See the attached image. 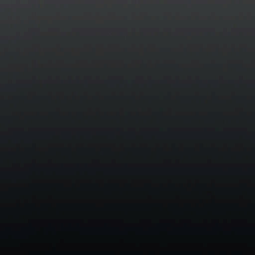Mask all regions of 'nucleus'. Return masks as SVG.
Segmentation results:
<instances>
[{"mask_svg": "<svg viewBox=\"0 0 255 255\" xmlns=\"http://www.w3.org/2000/svg\"><path fill=\"white\" fill-rule=\"evenodd\" d=\"M56 249L51 242L48 241L45 243V249L42 252V255H54Z\"/></svg>", "mask_w": 255, "mask_h": 255, "instance_id": "obj_1", "label": "nucleus"}, {"mask_svg": "<svg viewBox=\"0 0 255 255\" xmlns=\"http://www.w3.org/2000/svg\"><path fill=\"white\" fill-rule=\"evenodd\" d=\"M45 175L46 176L50 177L52 175V168L47 167L45 169Z\"/></svg>", "mask_w": 255, "mask_h": 255, "instance_id": "obj_2", "label": "nucleus"}, {"mask_svg": "<svg viewBox=\"0 0 255 255\" xmlns=\"http://www.w3.org/2000/svg\"><path fill=\"white\" fill-rule=\"evenodd\" d=\"M75 255H83L86 254V252L83 251H76L74 252Z\"/></svg>", "mask_w": 255, "mask_h": 255, "instance_id": "obj_3", "label": "nucleus"}, {"mask_svg": "<svg viewBox=\"0 0 255 255\" xmlns=\"http://www.w3.org/2000/svg\"><path fill=\"white\" fill-rule=\"evenodd\" d=\"M67 240L65 239V251H64V255H67Z\"/></svg>", "mask_w": 255, "mask_h": 255, "instance_id": "obj_4", "label": "nucleus"}]
</instances>
